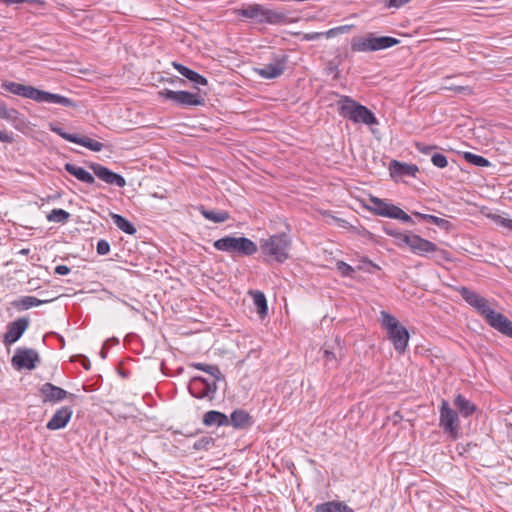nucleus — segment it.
Instances as JSON below:
<instances>
[{
    "label": "nucleus",
    "instance_id": "a19ab883",
    "mask_svg": "<svg viewBox=\"0 0 512 512\" xmlns=\"http://www.w3.org/2000/svg\"><path fill=\"white\" fill-rule=\"evenodd\" d=\"M214 443L215 440L212 437L203 436L193 444V448L198 451L209 450L211 447L214 446Z\"/></svg>",
    "mask_w": 512,
    "mask_h": 512
},
{
    "label": "nucleus",
    "instance_id": "774afa93",
    "mask_svg": "<svg viewBox=\"0 0 512 512\" xmlns=\"http://www.w3.org/2000/svg\"><path fill=\"white\" fill-rule=\"evenodd\" d=\"M338 221H339V222H341V226H342V227H345V224H347V222H346L345 220H340V219H339Z\"/></svg>",
    "mask_w": 512,
    "mask_h": 512
},
{
    "label": "nucleus",
    "instance_id": "ea45409f",
    "mask_svg": "<svg viewBox=\"0 0 512 512\" xmlns=\"http://www.w3.org/2000/svg\"><path fill=\"white\" fill-rule=\"evenodd\" d=\"M19 112L16 109L7 108L3 101H0V118L14 121L18 118Z\"/></svg>",
    "mask_w": 512,
    "mask_h": 512
},
{
    "label": "nucleus",
    "instance_id": "a878e982",
    "mask_svg": "<svg viewBox=\"0 0 512 512\" xmlns=\"http://www.w3.org/2000/svg\"><path fill=\"white\" fill-rule=\"evenodd\" d=\"M229 420L230 424L238 429L246 428L251 424V417L244 410L233 411Z\"/></svg>",
    "mask_w": 512,
    "mask_h": 512
},
{
    "label": "nucleus",
    "instance_id": "ddd939ff",
    "mask_svg": "<svg viewBox=\"0 0 512 512\" xmlns=\"http://www.w3.org/2000/svg\"><path fill=\"white\" fill-rule=\"evenodd\" d=\"M30 320L27 317H21L7 325L6 332L3 336L5 346H10L17 342L29 327Z\"/></svg>",
    "mask_w": 512,
    "mask_h": 512
},
{
    "label": "nucleus",
    "instance_id": "6e6552de",
    "mask_svg": "<svg viewBox=\"0 0 512 512\" xmlns=\"http://www.w3.org/2000/svg\"><path fill=\"white\" fill-rule=\"evenodd\" d=\"M22 97L32 99L38 103H54L64 107H77V104L65 96L39 90L33 86L25 85Z\"/></svg>",
    "mask_w": 512,
    "mask_h": 512
},
{
    "label": "nucleus",
    "instance_id": "680f3d73",
    "mask_svg": "<svg viewBox=\"0 0 512 512\" xmlns=\"http://www.w3.org/2000/svg\"><path fill=\"white\" fill-rule=\"evenodd\" d=\"M81 357H82V361H81L82 366L84 367V369L89 370L90 366H91L89 359L85 356H81Z\"/></svg>",
    "mask_w": 512,
    "mask_h": 512
},
{
    "label": "nucleus",
    "instance_id": "423d86ee",
    "mask_svg": "<svg viewBox=\"0 0 512 512\" xmlns=\"http://www.w3.org/2000/svg\"><path fill=\"white\" fill-rule=\"evenodd\" d=\"M400 43V40L390 36L377 37L373 33H367L362 37H354L351 42L353 52H374L393 47Z\"/></svg>",
    "mask_w": 512,
    "mask_h": 512
},
{
    "label": "nucleus",
    "instance_id": "4d7b16f0",
    "mask_svg": "<svg viewBox=\"0 0 512 512\" xmlns=\"http://www.w3.org/2000/svg\"><path fill=\"white\" fill-rule=\"evenodd\" d=\"M70 272V268L66 265H58L55 267V273L58 275H67Z\"/></svg>",
    "mask_w": 512,
    "mask_h": 512
},
{
    "label": "nucleus",
    "instance_id": "dca6fc26",
    "mask_svg": "<svg viewBox=\"0 0 512 512\" xmlns=\"http://www.w3.org/2000/svg\"><path fill=\"white\" fill-rule=\"evenodd\" d=\"M387 338L393 344L394 349L403 354L406 351L409 341V333L408 330L401 324H399L396 329L391 330L386 333Z\"/></svg>",
    "mask_w": 512,
    "mask_h": 512
},
{
    "label": "nucleus",
    "instance_id": "9b49d317",
    "mask_svg": "<svg viewBox=\"0 0 512 512\" xmlns=\"http://www.w3.org/2000/svg\"><path fill=\"white\" fill-rule=\"evenodd\" d=\"M39 361L38 352L31 348H18L12 357V365L18 370H33Z\"/></svg>",
    "mask_w": 512,
    "mask_h": 512
},
{
    "label": "nucleus",
    "instance_id": "69168bd1",
    "mask_svg": "<svg viewBox=\"0 0 512 512\" xmlns=\"http://www.w3.org/2000/svg\"><path fill=\"white\" fill-rule=\"evenodd\" d=\"M19 254H22V255H28V254H29V249H28V248L21 249V250L19 251Z\"/></svg>",
    "mask_w": 512,
    "mask_h": 512
},
{
    "label": "nucleus",
    "instance_id": "c756f323",
    "mask_svg": "<svg viewBox=\"0 0 512 512\" xmlns=\"http://www.w3.org/2000/svg\"><path fill=\"white\" fill-rule=\"evenodd\" d=\"M249 294L253 297V302L257 309V313L260 315V317H265L268 313V305L264 293L256 290L250 291Z\"/></svg>",
    "mask_w": 512,
    "mask_h": 512
},
{
    "label": "nucleus",
    "instance_id": "6ab92c4d",
    "mask_svg": "<svg viewBox=\"0 0 512 512\" xmlns=\"http://www.w3.org/2000/svg\"><path fill=\"white\" fill-rule=\"evenodd\" d=\"M453 404L455 408L458 410L459 414L464 418L472 416L478 409L473 402L468 400L462 394H457L455 396Z\"/></svg>",
    "mask_w": 512,
    "mask_h": 512
},
{
    "label": "nucleus",
    "instance_id": "338daca9",
    "mask_svg": "<svg viewBox=\"0 0 512 512\" xmlns=\"http://www.w3.org/2000/svg\"><path fill=\"white\" fill-rule=\"evenodd\" d=\"M364 262H368L373 268L380 269V267L377 264L372 263L370 260H364Z\"/></svg>",
    "mask_w": 512,
    "mask_h": 512
},
{
    "label": "nucleus",
    "instance_id": "7c9ffc66",
    "mask_svg": "<svg viewBox=\"0 0 512 512\" xmlns=\"http://www.w3.org/2000/svg\"><path fill=\"white\" fill-rule=\"evenodd\" d=\"M200 213L202 216L214 223H223L229 218V213L224 210H207L203 206L200 207Z\"/></svg>",
    "mask_w": 512,
    "mask_h": 512
},
{
    "label": "nucleus",
    "instance_id": "aec40b11",
    "mask_svg": "<svg viewBox=\"0 0 512 512\" xmlns=\"http://www.w3.org/2000/svg\"><path fill=\"white\" fill-rule=\"evenodd\" d=\"M172 66L183 76L185 77L186 79H188L189 81L197 84V85H207L208 84V81L207 79L200 75L199 73H197L196 71L178 63V62H172Z\"/></svg>",
    "mask_w": 512,
    "mask_h": 512
},
{
    "label": "nucleus",
    "instance_id": "4be33fe9",
    "mask_svg": "<svg viewBox=\"0 0 512 512\" xmlns=\"http://www.w3.org/2000/svg\"><path fill=\"white\" fill-rule=\"evenodd\" d=\"M64 169L72 176H74L77 180L92 185L95 183L94 176L86 171L84 168L76 166L72 163H66L64 165Z\"/></svg>",
    "mask_w": 512,
    "mask_h": 512
},
{
    "label": "nucleus",
    "instance_id": "4c0bfd02",
    "mask_svg": "<svg viewBox=\"0 0 512 512\" xmlns=\"http://www.w3.org/2000/svg\"><path fill=\"white\" fill-rule=\"evenodd\" d=\"M70 218V213L63 209H53L48 215L47 220L50 222L65 223Z\"/></svg>",
    "mask_w": 512,
    "mask_h": 512
},
{
    "label": "nucleus",
    "instance_id": "de8ad7c7",
    "mask_svg": "<svg viewBox=\"0 0 512 512\" xmlns=\"http://www.w3.org/2000/svg\"><path fill=\"white\" fill-rule=\"evenodd\" d=\"M431 161L433 165L438 168H445L448 165L446 156L440 153L433 154L431 157Z\"/></svg>",
    "mask_w": 512,
    "mask_h": 512
},
{
    "label": "nucleus",
    "instance_id": "20e7f679",
    "mask_svg": "<svg viewBox=\"0 0 512 512\" xmlns=\"http://www.w3.org/2000/svg\"><path fill=\"white\" fill-rule=\"evenodd\" d=\"M213 247L222 252L238 256H251L258 250L256 243L246 237L225 236L213 243Z\"/></svg>",
    "mask_w": 512,
    "mask_h": 512
},
{
    "label": "nucleus",
    "instance_id": "39448f33",
    "mask_svg": "<svg viewBox=\"0 0 512 512\" xmlns=\"http://www.w3.org/2000/svg\"><path fill=\"white\" fill-rule=\"evenodd\" d=\"M291 239L286 233H279L260 241V249L264 255L272 257L279 263L289 258Z\"/></svg>",
    "mask_w": 512,
    "mask_h": 512
},
{
    "label": "nucleus",
    "instance_id": "2f4dec72",
    "mask_svg": "<svg viewBox=\"0 0 512 512\" xmlns=\"http://www.w3.org/2000/svg\"><path fill=\"white\" fill-rule=\"evenodd\" d=\"M191 367L210 374L215 380H224V375L222 374L217 365H210L206 363H192Z\"/></svg>",
    "mask_w": 512,
    "mask_h": 512
},
{
    "label": "nucleus",
    "instance_id": "09e8293b",
    "mask_svg": "<svg viewBox=\"0 0 512 512\" xmlns=\"http://www.w3.org/2000/svg\"><path fill=\"white\" fill-rule=\"evenodd\" d=\"M1 3L5 5H14V4H22V3H28L31 5H43L44 2L42 0H0Z\"/></svg>",
    "mask_w": 512,
    "mask_h": 512
},
{
    "label": "nucleus",
    "instance_id": "864d4df0",
    "mask_svg": "<svg viewBox=\"0 0 512 512\" xmlns=\"http://www.w3.org/2000/svg\"><path fill=\"white\" fill-rule=\"evenodd\" d=\"M388 8H399L410 0H381Z\"/></svg>",
    "mask_w": 512,
    "mask_h": 512
},
{
    "label": "nucleus",
    "instance_id": "72a5a7b5",
    "mask_svg": "<svg viewBox=\"0 0 512 512\" xmlns=\"http://www.w3.org/2000/svg\"><path fill=\"white\" fill-rule=\"evenodd\" d=\"M380 322L386 333L390 332L400 324L399 321L390 313L386 311L380 312Z\"/></svg>",
    "mask_w": 512,
    "mask_h": 512
},
{
    "label": "nucleus",
    "instance_id": "2eb2a0df",
    "mask_svg": "<svg viewBox=\"0 0 512 512\" xmlns=\"http://www.w3.org/2000/svg\"><path fill=\"white\" fill-rule=\"evenodd\" d=\"M90 169L100 180L104 181L107 184L115 185L120 188L126 185V180L122 175L111 171L110 169L101 164L91 163Z\"/></svg>",
    "mask_w": 512,
    "mask_h": 512
},
{
    "label": "nucleus",
    "instance_id": "bb28decb",
    "mask_svg": "<svg viewBox=\"0 0 512 512\" xmlns=\"http://www.w3.org/2000/svg\"><path fill=\"white\" fill-rule=\"evenodd\" d=\"M316 512H354L352 508L342 502H326L318 504L315 508Z\"/></svg>",
    "mask_w": 512,
    "mask_h": 512
},
{
    "label": "nucleus",
    "instance_id": "b1692460",
    "mask_svg": "<svg viewBox=\"0 0 512 512\" xmlns=\"http://www.w3.org/2000/svg\"><path fill=\"white\" fill-rule=\"evenodd\" d=\"M47 300H40L34 296H22L12 301L11 305L18 311L28 310L32 307L40 306L47 303Z\"/></svg>",
    "mask_w": 512,
    "mask_h": 512
},
{
    "label": "nucleus",
    "instance_id": "412c9836",
    "mask_svg": "<svg viewBox=\"0 0 512 512\" xmlns=\"http://www.w3.org/2000/svg\"><path fill=\"white\" fill-rule=\"evenodd\" d=\"M203 424L205 426H228L230 425V420L226 414L210 410L204 414Z\"/></svg>",
    "mask_w": 512,
    "mask_h": 512
},
{
    "label": "nucleus",
    "instance_id": "1a4fd4ad",
    "mask_svg": "<svg viewBox=\"0 0 512 512\" xmlns=\"http://www.w3.org/2000/svg\"><path fill=\"white\" fill-rule=\"evenodd\" d=\"M459 424L458 412L450 407L447 400L443 399L440 405L439 426L444 433L452 439H456L459 436Z\"/></svg>",
    "mask_w": 512,
    "mask_h": 512
},
{
    "label": "nucleus",
    "instance_id": "e2e57ef3",
    "mask_svg": "<svg viewBox=\"0 0 512 512\" xmlns=\"http://www.w3.org/2000/svg\"><path fill=\"white\" fill-rule=\"evenodd\" d=\"M166 81H168L171 84L176 83V82H179V83H182V84L185 83V81L182 78H179V77L169 78Z\"/></svg>",
    "mask_w": 512,
    "mask_h": 512
},
{
    "label": "nucleus",
    "instance_id": "9d476101",
    "mask_svg": "<svg viewBox=\"0 0 512 512\" xmlns=\"http://www.w3.org/2000/svg\"><path fill=\"white\" fill-rule=\"evenodd\" d=\"M217 381L213 379L212 381L207 380L202 376H194L189 381L188 390L189 393L197 399H207L212 401L215 399L217 392Z\"/></svg>",
    "mask_w": 512,
    "mask_h": 512
},
{
    "label": "nucleus",
    "instance_id": "c03bdc74",
    "mask_svg": "<svg viewBox=\"0 0 512 512\" xmlns=\"http://www.w3.org/2000/svg\"><path fill=\"white\" fill-rule=\"evenodd\" d=\"M336 268L344 277H353V274L355 273L354 268L344 261H338L336 263Z\"/></svg>",
    "mask_w": 512,
    "mask_h": 512
},
{
    "label": "nucleus",
    "instance_id": "cd10ccee",
    "mask_svg": "<svg viewBox=\"0 0 512 512\" xmlns=\"http://www.w3.org/2000/svg\"><path fill=\"white\" fill-rule=\"evenodd\" d=\"M110 216L116 227L124 233L129 235H134L136 233L137 230L135 226L122 215L111 213Z\"/></svg>",
    "mask_w": 512,
    "mask_h": 512
},
{
    "label": "nucleus",
    "instance_id": "bf43d9fd",
    "mask_svg": "<svg viewBox=\"0 0 512 512\" xmlns=\"http://www.w3.org/2000/svg\"><path fill=\"white\" fill-rule=\"evenodd\" d=\"M398 220H401V221L406 222V223H411V224L413 223V220H412L411 216L408 215L403 210L401 211Z\"/></svg>",
    "mask_w": 512,
    "mask_h": 512
},
{
    "label": "nucleus",
    "instance_id": "473e14b6",
    "mask_svg": "<svg viewBox=\"0 0 512 512\" xmlns=\"http://www.w3.org/2000/svg\"><path fill=\"white\" fill-rule=\"evenodd\" d=\"M413 214L425 221H428V222H431V223L437 225L438 227H440L442 229L449 230L451 227V223L446 219H443V218H440V217H437L434 215H430V214H422L419 212H414Z\"/></svg>",
    "mask_w": 512,
    "mask_h": 512
},
{
    "label": "nucleus",
    "instance_id": "393cba45",
    "mask_svg": "<svg viewBox=\"0 0 512 512\" xmlns=\"http://www.w3.org/2000/svg\"><path fill=\"white\" fill-rule=\"evenodd\" d=\"M337 346H339L338 339L335 340ZM342 349L338 347V353L334 351L333 347L325 344L323 348V357L325 360V365L329 368H336L338 366L339 357H342L341 353Z\"/></svg>",
    "mask_w": 512,
    "mask_h": 512
},
{
    "label": "nucleus",
    "instance_id": "c85d7f7f",
    "mask_svg": "<svg viewBox=\"0 0 512 512\" xmlns=\"http://www.w3.org/2000/svg\"><path fill=\"white\" fill-rule=\"evenodd\" d=\"M72 143L81 145L93 152H100L103 149V144L89 137L74 135L71 137Z\"/></svg>",
    "mask_w": 512,
    "mask_h": 512
},
{
    "label": "nucleus",
    "instance_id": "f704fd0d",
    "mask_svg": "<svg viewBox=\"0 0 512 512\" xmlns=\"http://www.w3.org/2000/svg\"><path fill=\"white\" fill-rule=\"evenodd\" d=\"M463 157L468 163L478 167H489L491 165L488 159L471 152H465Z\"/></svg>",
    "mask_w": 512,
    "mask_h": 512
},
{
    "label": "nucleus",
    "instance_id": "58836bf2",
    "mask_svg": "<svg viewBox=\"0 0 512 512\" xmlns=\"http://www.w3.org/2000/svg\"><path fill=\"white\" fill-rule=\"evenodd\" d=\"M157 94H158L159 98H162L165 100H170L175 105H177V106L179 105L181 91H173L170 89H163V90H160Z\"/></svg>",
    "mask_w": 512,
    "mask_h": 512
},
{
    "label": "nucleus",
    "instance_id": "0e129e2a",
    "mask_svg": "<svg viewBox=\"0 0 512 512\" xmlns=\"http://www.w3.org/2000/svg\"><path fill=\"white\" fill-rule=\"evenodd\" d=\"M100 356L102 359H105L106 356H107V350L105 348V346L102 347L101 351H100Z\"/></svg>",
    "mask_w": 512,
    "mask_h": 512
},
{
    "label": "nucleus",
    "instance_id": "49530a36",
    "mask_svg": "<svg viewBox=\"0 0 512 512\" xmlns=\"http://www.w3.org/2000/svg\"><path fill=\"white\" fill-rule=\"evenodd\" d=\"M50 130L54 133H56L57 135H59L60 137H62L63 139H65L66 141H69V142H72V139L71 137H74L75 134H70V133H67L63 130V128H61L59 125L57 124H53L51 123L50 125Z\"/></svg>",
    "mask_w": 512,
    "mask_h": 512
},
{
    "label": "nucleus",
    "instance_id": "7ed1b4c3",
    "mask_svg": "<svg viewBox=\"0 0 512 512\" xmlns=\"http://www.w3.org/2000/svg\"><path fill=\"white\" fill-rule=\"evenodd\" d=\"M237 15L259 24L282 25L289 22L288 16L284 12L265 8L261 4H250L242 7L237 10Z\"/></svg>",
    "mask_w": 512,
    "mask_h": 512
},
{
    "label": "nucleus",
    "instance_id": "f03ea898",
    "mask_svg": "<svg viewBox=\"0 0 512 512\" xmlns=\"http://www.w3.org/2000/svg\"><path fill=\"white\" fill-rule=\"evenodd\" d=\"M337 107L340 116L355 124L372 126L379 123L375 114L370 109L349 96L341 95L337 101Z\"/></svg>",
    "mask_w": 512,
    "mask_h": 512
},
{
    "label": "nucleus",
    "instance_id": "3c124183",
    "mask_svg": "<svg viewBox=\"0 0 512 512\" xmlns=\"http://www.w3.org/2000/svg\"><path fill=\"white\" fill-rule=\"evenodd\" d=\"M96 250L99 255H106L110 251V244L108 241L101 239L97 242Z\"/></svg>",
    "mask_w": 512,
    "mask_h": 512
},
{
    "label": "nucleus",
    "instance_id": "a18cd8bd",
    "mask_svg": "<svg viewBox=\"0 0 512 512\" xmlns=\"http://www.w3.org/2000/svg\"><path fill=\"white\" fill-rule=\"evenodd\" d=\"M401 211H402L401 208H399L395 205H392V204H388V208L386 210H382L381 213H382L383 217L398 219Z\"/></svg>",
    "mask_w": 512,
    "mask_h": 512
},
{
    "label": "nucleus",
    "instance_id": "e433bc0d",
    "mask_svg": "<svg viewBox=\"0 0 512 512\" xmlns=\"http://www.w3.org/2000/svg\"><path fill=\"white\" fill-rule=\"evenodd\" d=\"M369 201L371 205H368L367 208L376 215L382 216V210H386L388 208V203L377 197L371 196Z\"/></svg>",
    "mask_w": 512,
    "mask_h": 512
},
{
    "label": "nucleus",
    "instance_id": "0eeeda50",
    "mask_svg": "<svg viewBox=\"0 0 512 512\" xmlns=\"http://www.w3.org/2000/svg\"><path fill=\"white\" fill-rule=\"evenodd\" d=\"M407 241L410 243L411 252L418 256L433 257L436 260H451L446 250L440 249L435 243L417 234L413 235L412 240L407 239Z\"/></svg>",
    "mask_w": 512,
    "mask_h": 512
},
{
    "label": "nucleus",
    "instance_id": "13d9d810",
    "mask_svg": "<svg viewBox=\"0 0 512 512\" xmlns=\"http://www.w3.org/2000/svg\"><path fill=\"white\" fill-rule=\"evenodd\" d=\"M383 229H384V231H385V233H386L387 235L392 236V237H394V238H396V236H397V235H398V233L400 232V231H398L397 229H394V228H392V227H390V226H384V228H383Z\"/></svg>",
    "mask_w": 512,
    "mask_h": 512
},
{
    "label": "nucleus",
    "instance_id": "f257e3e1",
    "mask_svg": "<svg viewBox=\"0 0 512 512\" xmlns=\"http://www.w3.org/2000/svg\"><path fill=\"white\" fill-rule=\"evenodd\" d=\"M456 291L493 329L509 338H512V321H510L504 314L496 312L490 308L486 298L465 286L456 288Z\"/></svg>",
    "mask_w": 512,
    "mask_h": 512
},
{
    "label": "nucleus",
    "instance_id": "f3484780",
    "mask_svg": "<svg viewBox=\"0 0 512 512\" xmlns=\"http://www.w3.org/2000/svg\"><path fill=\"white\" fill-rule=\"evenodd\" d=\"M71 407L63 406L59 408L46 424L48 430L54 431L64 428L72 417Z\"/></svg>",
    "mask_w": 512,
    "mask_h": 512
},
{
    "label": "nucleus",
    "instance_id": "c9c22d12",
    "mask_svg": "<svg viewBox=\"0 0 512 512\" xmlns=\"http://www.w3.org/2000/svg\"><path fill=\"white\" fill-rule=\"evenodd\" d=\"M342 29H343V27L333 28V29L328 30L327 32H310V33H305L303 35L302 39L305 40V41H313V40H318V39L322 38L323 36H326L327 38H330V37H333L334 35H336V33L338 31H341Z\"/></svg>",
    "mask_w": 512,
    "mask_h": 512
},
{
    "label": "nucleus",
    "instance_id": "37998d69",
    "mask_svg": "<svg viewBox=\"0 0 512 512\" xmlns=\"http://www.w3.org/2000/svg\"><path fill=\"white\" fill-rule=\"evenodd\" d=\"M489 218L498 226L512 230V220L498 214H491Z\"/></svg>",
    "mask_w": 512,
    "mask_h": 512
},
{
    "label": "nucleus",
    "instance_id": "79ce46f5",
    "mask_svg": "<svg viewBox=\"0 0 512 512\" xmlns=\"http://www.w3.org/2000/svg\"><path fill=\"white\" fill-rule=\"evenodd\" d=\"M24 86H25L24 84H20V83H16V82H4L2 84V87L6 91H8L14 95H18V96H22V93L24 91Z\"/></svg>",
    "mask_w": 512,
    "mask_h": 512
},
{
    "label": "nucleus",
    "instance_id": "f8f14e48",
    "mask_svg": "<svg viewBox=\"0 0 512 512\" xmlns=\"http://www.w3.org/2000/svg\"><path fill=\"white\" fill-rule=\"evenodd\" d=\"M287 59L286 55L276 56L271 62L264 64L262 67L255 68V72L264 79H275L284 73Z\"/></svg>",
    "mask_w": 512,
    "mask_h": 512
},
{
    "label": "nucleus",
    "instance_id": "6e6d98bb",
    "mask_svg": "<svg viewBox=\"0 0 512 512\" xmlns=\"http://www.w3.org/2000/svg\"><path fill=\"white\" fill-rule=\"evenodd\" d=\"M14 141L13 134L5 130H0V142L12 143Z\"/></svg>",
    "mask_w": 512,
    "mask_h": 512
},
{
    "label": "nucleus",
    "instance_id": "8fccbe9b",
    "mask_svg": "<svg viewBox=\"0 0 512 512\" xmlns=\"http://www.w3.org/2000/svg\"><path fill=\"white\" fill-rule=\"evenodd\" d=\"M413 235H414L413 233L406 234V233L399 232L395 238L396 244L398 246L406 245L410 248V243L407 241V239L412 240Z\"/></svg>",
    "mask_w": 512,
    "mask_h": 512
},
{
    "label": "nucleus",
    "instance_id": "a211bd4d",
    "mask_svg": "<svg viewBox=\"0 0 512 512\" xmlns=\"http://www.w3.org/2000/svg\"><path fill=\"white\" fill-rule=\"evenodd\" d=\"M390 174L392 177L411 176L416 177L419 171L418 167L414 164L402 163L397 160H392L390 163Z\"/></svg>",
    "mask_w": 512,
    "mask_h": 512
},
{
    "label": "nucleus",
    "instance_id": "5701e85b",
    "mask_svg": "<svg viewBox=\"0 0 512 512\" xmlns=\"http://www.w3.org/2000/svg\"><path fill=\"white\" fill-rule=\"evenodd\" d=\"M204 104L205 98L199 93H191L181 90V96L178 105L179 107L189 108L194 106H203Z\"/></svg>",
    "mask_w": 512,
    "mask_h": 512
},
{
    "label": "nucleus",
    "instance_id": "5fc2aeb1",
    "mask_svg": "<svg viewBox=\"0 0 512 512\" xmlns=\"http://www.w3.org/2000/svg\"><path fill=\"white\" fill-rule=\"evenodd\" d=\"M416 148L422 154L428 155V154H430V152L433 149L436 148V146H430V145H425V144H422V143H416Z\"/></svg>",
    "mask_w": 512,
    "mask_h": 512
},
{
    "label": "nucleus",
    "instance_id": "052dcab7",
    "mask_svg": "<svg viewBox=\"0 0 512 512\" xmlns=\"http://www.w3.org/2000/svg\"><path fill=\"white\" fill-rule=\"evenodd\" d=\"M449 89L454 90L458 93H464V92L471 93V89L466 86H455V87H450Z\"/></svg>",
    "mask_w": 512,
    "mask_h": 512
},
{
    "label": "nucleus",
    "instance_id": "4468645a",
    "mask_svg": "<svg viewBox=\"0 0 512 512\" xmlns=\"http://www.w3.org/2000/svg\"><path fill=\"white\" fill-rule=\"evenodd\" d=\"M40 393L43 402L57 403L65 398H69L71 401L76 397L74 394L68 393L61 387H58L50 382L43 384L40 388Z\"/></svg>",
    "mask_w": 512,
    "mask_h": 512
},
{
    "label": "nucleus",
    "instance_id": "603ef678",
    "mask_svg": "<svg viewBox=\"0 0 512 512\" xmlns=\"http://www.w3.org/2000/svg\"><path fill=\"white\" fill-rule=\"evenodd\" d=\"M339 64H340V62L337 61L336 59L329 61L327 64V71H328V73L334 74V78L339 77V73H340V71L338 69Z\"/></svg>",
    "mask_w": 512,
    "mask_h": 512
}]
</instances>
